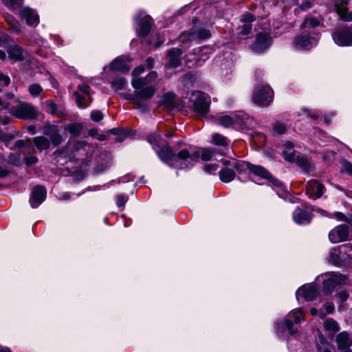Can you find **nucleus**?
Returning <instances> with one entry per match:
<instances>
[{
  "label": "nucleus",
  "mask_w": 352,
  "mask_h": 352,
  "mask_svg": "<svg viewBox=\"0 0 352 352\" xmlns=\"http://www.w3.org/2000/svg\"><path fill=\"white\" fill-rule=\"evenodd\" d=\"M145 70L144 66L140 65L135 67L132 74L134 78L131 80V85L135 89L134 95L128 98L132 103L138 106V108L142 112L148 110V106L144 102V100L151 98L157 91V78L156 72H151L144 78H138Z\"/></svg>",
  "instance_id": "obj_1"
},
{
  "label": "nucleus",
  "mask_w": 352,
  "mask_h": 352,
  "mask_svg": "<svg viewBox=\"0 0 352 352\" xmlns=\"http://www.w3.org/2000/svg\"><path fill=\"white\" fill-rule=\"evenodd\" d=\"M175 157L174 167L179 169H190L199 162L200 152L195 149L189 151L184 148L177 154Z\"/></svg>",
  "instance_id": "obj_2"
},
{
  "label": "nucleus",
  "mask_w": 352,
  "mask_h": 352,
  "mask_svg": "<svg viewBox=\"0 0 352 352\" xmlns=\"http://www.w3.org/2000/svg\"><path fill=\"white\" fill-rule=\"evenodd\" d=\"M304 316L305 313L301 308L294 309L287 315L284 321H279L276 322V328L277 331L278 333H282L285 331V329H287L291 336L295 335L297 333L298 329H294L293 328L292 318H294V322L298 324L304 320Z\"/></svg>",
  "instance_id": "obj_3"
},
{
  "label": "nucleus",
  "mask_w": 352,
  "mask_h": 352,
  "mask_svg": "<svg viewBox=\"0 0 352 352\" xmlns=\"http://www.w3.org/2000/svg\"><path fill=\"white\" fill-rule=\"evenodd\" d=\"M211 35V30L209 28L194 26L189 31L181 34L179 41L182 43L183 47H188L189 43L208 39Z\"/></svg>",
  "instance_id": "obj_4"
},
{
  "label": "nucleus",
  "mask_w": 352,
  "mask_h": 352,
  "mask_svg": "<svg viewBox=\"0 0 352 352\" xmlns=\"http://www.w3.org/2000/svg\"><path fill=\"white\" fill-rule=\"evenodd\" d=\"M9 113L19 119H33L37 112L34 106L28 102H21L9 109Z\"/></svg>",
  "instance_id": "obj_5"
},
{
  "label": "nucleus",
  "mask_w": 352,
  "mask_h": 352,
  "mask_svg": "<svg viewBox=\"0 0 352 352\" xmlns=\"http://www.w3.org/2000/svg\"><path fill=\"white\" fill-rule=\"evenodd\" d=\"M318 40V34L316 31L302 32L295 38L294 45L299 50H309L317 44Z\"/></svg>",
  "instance_id": "obj_6"
},
{
  "label": "nucleus",
  "mask_w": 352,
  "mask_h": 352,
  "mask_svg": "<svg viewBox=\"0 0 352 352\" xmlns=\"http://www.w3.org/2000/svg\"><path fill=\"white\" fill-rule=\"evenodd\" d=\"M274 91L267 85L258 87L252 94L253 102L259 106H268L272 101Z\"/></svg>",
  "instance_id": "obj_7"
},
{
  "label": "nucleus",
  "mask_w": 352,
  "mask_h": 352,
  "mask_svg": "<svg viewBox=\"0 0 352 352\" xmlns=\"http://www.w3.org/2000/svg\"><path fill=\"white\" fill-rule=\"evenodd\" d=\"M190 100L193 103L194 110L198 114L204 116L208 111L210 98L207 94L200 91L195 92L191 95Z\"/></svg>",
  "instance_id": "obj_8"
},
{
  "label": "nucleus",
  "mask_w": 352,
  "mask_h": 352,
  "mask_svg": "<svg viewBox=\"0 0 352 352\" xmlns=\"http://www.w3.org/2000/svg\"><path fill=\"white\" fill-rule=\"evenodd\" d=\"M334 43L340 47L352 45V29L349 26L337 28L332 34Z\"/></svg>",
  "instance_id": "obj_9"
},
{
  "label": "nucleus",
  "mask_w": 352,
  "mask_h": 352,
  "mask_svg": "<svg viewBox=\"0 0 352 352\" xmlns=\"http://www.w3.org/2000/svg\"><path fill=\"white\" fill-rule=\"evenodd\" d=\"M329 239L333 243L349 241L351 239L349 228L345 224L339 225L329 233Z\"/></svg>",
  "instance_id": "obj_10"
},
{
  "label": "nucleus",
  "mask_w": 352,
  "mask_h": 352,
  "mask_svg": "<svg viewBox=\"0 0 352 352\" xmlns=\"http://www.w3.org/2000/svg\"><path fill=\"white\" fill-rule=\"evenodd\" d=\"M272 44V38L266 32L257 34L255 41L251 45L252 51L261 53L267 50Z\"/></svg>",
  "instance_id": "obj_11"
},
{
  "label": "nucleus",
  "mask_w": 352,
  "mask_h": 352,
  "mask_svg": "<svg viewBox=\"0 0 352 352\" xmlns=\"http://www.w3.org/2000/svg\"><path fill=\"white\" fill-rule=\"evenodd\" d=\"M134 19L139 23V29L138 30V35L144 37L148 35L151 30L152 19L150 16L146 15L143 12H140Z\"/></svg>",
  "instance_id": "obj_12"
},
{
  "label": "nucleus",
  "mask_w": 352,
  "mask_h": 352,
  "mask_svg": "<svg viewBox=\"0 0 352 352\" xmlns=\"http://www.w3.org/2000/svg\"><path fill=\"white\" fill-rule=\"evenodd\" d=\"M350 0H334V8L340 19L345 21H352V12L347 8Z\"/></svg>",
  "instance_id": "obj_13"
},
{
  "label": "nucleus",
  "mask_w": 352,
  "mask_h": 352,
  "mask_svg": "<svg viewBox=\"0 0 352 352\" xmlns=\"http://www.w3.org/2000/svg\"><path fill=\"white\" fill-rule=\"evenodd\" d=\"M78 90L80 92L86 94L87 96V98L89 102H86L85 97L82 96L78 91H75L74 93V96L76 98V102L79 107L85 108L88 107L91 102V97L90 95L91 88L87 84H82L78 86Z\"/></svg>",
  "instance_id": "obj_14"
},
{
  "label": "nucleus",
  "mask_w": 352,
  "mask_h": 352,
  "mask_svg": "<svg viewBox=\"0 0 352 352\" xmlns=\"http://www.w3.org/2000/svg\"><path fill=\"white\" fill-rule=\"evenodd\" d=\"M155 151L161 160L173 166L177 154L173 152L168 145L161 146Z\"/></svg>",
  "instance_id": "obj_15"
},
{
  "label": "nucleus",
  "mask_w": 352,
  "mask_h": 352,
  "mask_svg": "<svg viewBox=\"0 0 352 352\" xmlns=\"http://www.w3.org/2000/svg\"><path fill=\"white\" fill-rule=\"evenodd\" d=\"M324 186L317 180H310L306 185V192L313 199H318L322 197L324 193Z\"/></svg>",
  "instance_id": "obj_16"
},
{
  "label": "nucleus",
  "mask_w": 352,
  "mask_h": 352,
  "mask_svg": "<svg viewBox=\"0 0 352 352\" xmlns=\"http://www.w3.org/2000/svg\"><path fill=\"white\" fill-rule=\"evenodd\" d=\"M318 295V290L314 284L305 285L300 287L296 292V298L298 300L302 296L306 300L312 301L316 299Z\"/></svg>",
  "instance_id": "obj_17"
},
{
  "label": "nucleus",
  "mask_w": 352,
  "mask_h": 352,
  "mask_svg": "<svg viewBox=\"0 0 352 352\" xmlns=\"http://www.w3.org/2000/svg\"><path fill=\"white\" fill-rule=\"evenodd\" d=\"M46 198V189L41 186L34 187L32 191L30 204L32 208H37Z\"/></svg>",
  "instance_id": "obj_18"
},
{
  "label": "nucleus",
  "mask_w": 352,
  "mask_h": 352,
  "mask_svg": "<svg viewBox=\"0 0 352 352\" xmlns=\"http://www.w3.org/2000/svg\"><path fill=\"white\" fill-rule=\"evenodd\" d=\"M234 127L243 129L252 126L253 120L244 112H238L232 115Z\"/></svg>",
  "instance_id": "obj_19"
},
{
  "label": "nucleus",
  "mask_w": 352,
  "mask_h": 352,
  "mask_svg": "<svg viewBox=\"0 0 352 352\" xmlns=\"http://www.w3.org/2000/svg\"><path fill=\"white\" fill-rule=\"evenodd\" d=\"M182 51L179 48H173L168 51V62L166 65L167 68H175L181 65V56Z\"/></svg>",
  "instance_id": "obj_20"
},
{
  "label": "nucleus",
  "mask_w": 352,
  "mask_h": 352,
  "mask_svg": "<svg viewBox=\"0 0 352 352\" xmlns=\"http://www.w3.org/2000/svg\"><path fill=\"white\" fill-rule=\"evenodd\" d=\"M338 349H350L352 346V334L347 331L339 333L336 338Z\"/></svg>",
  "instance_id": "obj_21"
},
{
  "label": "nucleus",
  "mask_w": 352,
  "mask_h": 352,
  "mask_svg": "<svg viewBox=\"0 0 352 352\" xmlns=\"http://www.w3.org/2000/svg\"><path fill=\"white\" fill-rule=\"evenodd\" d=\"M20 16L22 19L25 20L26 23L29 25L38 23V15L34 10L28 7L21 9Z\"/></svg>",
  "instance_id": "obj_22"
},
{
  "label": "nucleus",
  "mask_w": 352,
  "mask_h": 352,
  "mask_svg": "<svg viewBox=\"0 0 352 352\" xmlns=\"http://www.w3.org/2000/svg\"><path fill=\"white\" fill-rule=\"evenodd\" d=\"M45 134L50 138L54 146H58L63 142V137L55 126H48L45 129Z\"/></svg>",
  "instance_id": "obj_23"
},
{
  "label": "nucleus",
  "mask_w": 352,
  "mask_h": 352,
  "mask_svg": "<svg viewBox=\"0 0 352 352\" xmlns=\"http://www.w3.org/2000/svg\"><path fill=\"white\" fill-rule=\"evenodd\" d=\"M293 219L298 224H307L311 221V216L306 210L297 208L294 211Z\"/></svg>",
  "instance_id": "obj_24"
},
{
  "label": "nucleus",
  "mask_w": 352,
  "mask_h": 352,
  "mask_svg": "<svg viewBox=\"0 0 352 352\" xmlns=\"http://www.w3.org/2000/svg\"><path fill=\"white\" fill-rule=\"evenodd\" d=\"M8 56L14 61H22L25 59L27 53L18 45L11 46L8 51Z\"/></svg>",
  "instance_id": "obj_25"
},
{
  "label": "nucleus",
  "mask_w": 352,
  "mask_h": 352,
  "mask_svg": "<svg viewBox=\"0 0 352 352\" xmlns=\"http://www.w3.org/2000/svg\"><path fill=\"white\" fill-rule=\"evenodd\" d=\"M109 67L111 70L115 72H127L130 69L125 58L121 57L116 58Z\"/></svg>",
  "instance_id": "obj_26"
},
{
  "label": "nucleus",
  "mask_w": 352,
  "mask_h": 352,
  "mask_svg": "<svg viewBox=\"0 0 352 352\" xmlns=\"http://www.w3.org/2000/svg\"><path fill=\"white\" fill-rule=\"evenodd\" d=\"M250 173L262 179H267L270 182H272V180H273L274 178L267 169L259 165L252 164V166H250Z\"/></svg>",
  "instance_id": "obj_27"
},
{
  "label": "nucleus",
  "mask_w": 352,
  "mask_h": 352,
  "mask_svg": "<svg viewBox=\"0 0 352 352\" xmlns=\"http://www.w3.org/2000/svg\"><path fill=\"white\" fill-rule=\"evenodd\" d=\"M316 350L318 352H333V346L320 334L316 339Z\"/></svg>",
  "instance_id": "obj_28"
},
{
  "label": "nucleus",
  "mask_w": 352,
  "mask_h": 352,
  "mask_svg": "<svg viewBox=\"0 0 352 352\" xmlns=\"http://www.w3.org/2000/svg\"><path fill=\"white\" fill-rule=\"evenodd\" d=\"M162 104L164 108L170 111L177 109V101L175 94L172 93L165 94L163 98Z\"/></svg>",
  "instance_id": "obj_29"
},
{
  "label": "nucleus",
  "mask_w": 352,
  "mask_h": 352,
  "mask_svg": "<svg viewBox=\"0 0 352 352\" xmlns=\"http://www.w3.org/2000/svg\"><path fill=\"white\" fill-rule=\"evenodd\" d=\"M283 150V155L288 162H294L297 157L296 152L294 150V144L292 142H287Z\"/></svg>",
  "instance_id": "obj_30"
},
{
  "label": "nucleus",
  "mask_w": 352,
  "mask_h": 352,
  "mask_svg": "<svg viewBox=\"0 0 352 352\" xmlns=\"http://www.w3.org/2000/svg\"><path fill=\"white\" fill-rule=\"evenodd\" d=\"M219 174L221 181L225 183L232 182L235 177L234 168H231L230 167L223 168L220 170Z\"/></svg>",
  "instance_id": "obj_31"
},
{
  "label": "nucleus",
  "mask_w": 352,
  "mask_h": 352,
  "mask_svg": "<svg viewBox=\"0 0 352 352\" xmlns=\"http://www.w3.org/2000/svg\"><path fill=\"white\" fill-rule=\"evenodd\" d=\"M33 142L40 151L48 149L50 146V140L44 136H38L34 138Z\"/></svg>",
  "instance_id": "obj_32"
},
{
  "label": "nucleus",
  "mask_w": 352,
  "mask_h": 352,
  "mask_svg": "<svg viewBox=\"0 0 352 352\" xmlns=\"http://www.w3.org/2000/svg\"><path fill=\"white\" fill-rule=\"evenodd\" d=\"M82 129V125L76 122L69 123L65 126V130L67 131L74 137L79 136Z\"/></svg>",
  "instance_id": "obj_33"
},
{
  "label": "nucleus",
  "mask_w": 352,
  "mask_h": 352,
  "mask_svg": "<svg viewBox=\"0 0 352 352\" xmlns=\"http://www.w3.org/2000/svg\"><path fill=\"white\" fill-rule=\"evenodd\" d=\"M216 122L221 126L228 128L231 126H234V118L232 116L228 115H219L217 116Z\"/></svg>",
  "instance_id": "obj_34"
},
{
  "label": "nucleus",
  "mask_w": 352,
  "mask_h": 352,
  "mask_svg": "<svg viewBox=\"0 0 352 352\" xmlns=\"http://www.w3.org/2000/svg\"><path fill=\"white\" fill-rule=\"evenodd\" d=\"M148 142L155 151L162 146V138L157 133H152L148 136Z\"/></svg>",
  "instance_id": "obj_35"
},
{
  "label": "nucleus",
  "mask_w": 352,
  "mask_h": 352,
  "mask_svg": "<svg viewBox=\"0 0 352 352\" xmlns=\"http://www.w3.org/2000/svg\"><path fill=\"white\" fill-rule=\"evenodd\" d=\"M250 166H252V164L250 162L236 160L234 168L236 173L241 174L246 173L247 170L250 172Z\"/></svg>",
  "instance_id": "obj_36"
},
{
  "label": "nucleus",
  "mask_w": 352,
  "mask_h": 352,
  "mask_svg": "<svg viewBox=\"0 0 352 352\" xmlns=\"http://www.w3.org/2000/svg\"><path fill=\"white\" fill-rule=\"evenodd\" d=\"M323 324L326 331H331L333 333L338 332L340 330L338 323L332 318H327L324 321Z\"/></svg>",
  "instance_id": "obj_37"
},
{
  "label": "nucleus",
  "mask_w": 352,
  "mask_h": 352,
  "mask_svg": "<svg viewBox=\"0 0 352 352\" xmlns=\"http://www.w3.org/2000/svg\"><path fill=\"white\" fill-rule=\"evenodd\" d=\"M329 277L336 286L348 285L349 283L348 278L341 274H332Z\"/></svg>",
  "instance_id": "obj_38"
},
{
  "label": "nucleus",
  "mask_w": 352,
  "mask_h": 352,
  "mask_svg": "<svg viewBox=\"0 0 352 352\" xmlns=\"http://www.w3.org/2000/svg\"><path fill=\"white\" fill-rule=\"evenodd\" d=\"M276 188V193L280 198L285 199L287 195V191L283 184L276 178L271 182Z\"/></svg>",
  "instance_id": "obj_39"
},
{
  "label": "nucleus",
  "mask_w": 352,
  "mask_h": 352,
  "mask_svg": "<svg viewBox=\"0 0 352 352\" xmlns=\"http://www.w3.org/2000/svg\"><path fill=\"white\" fill-rule=\"evenodd\" d=\"M334 305L331 302H327L324 303L322 308L319 309V316L320 318H323L325 317L327 314H329L333 312L334 311Z\"/></svg>",
  "instance_id": "obj_40"
},
{
  "label": "nucleus",
  "mask_w": 352,
  "mask_h": 352,
  "mask_svg": "<svg viewBox=\"0 0 352 352\" xmlns=\"http://www.w3.org/2000/svg\"><path fill=\"white\" fill-rule=\"evenodd\" d=\"M6 20L10 25V28L13 32L18 33L21 31V25L12 16L7 15Z\"/></svg>",
  "instance_id": "obj_41"
},
{
  "label": "nucleus",
  "mask_w": 352,
  "mask_h": 352,
  "mask_svg": "<svg viewBox=\"0 0 352 352\" xmlns=\"http://www.w3.org/2000/svg\"><path fill=\"white\" fill-rule=\"evenodd\" d=\"M212 143L218 146H226L228 144L227 138L219 134L214 133L212 136Z\"/></svg>",
  "instance_id": "obj_42"
},
{
  "label": "nucleus",
  "mask_w": 352,
  "mask_h": 352,
  "mask_svg": "<svg viewBox=\"0 0 352 352\" xmlns=\"http://www.w3.org/2000/svg\"><path fill=\"white\" fill-rule=\"evenodd\" d=\"M3 3L12 10H16L21 8L23 0H2Z\"/></svg>",
  "instance_id": "obj_43"
},
{
  "label": "nucleus",
  "mask_w": 352,
  "mask_h": 352,
  "mask_svg": "<svg viewBox=\"0 0 352 352\" xmlns=\"http://www.w3.org/2000/svg\"><path fill=\"white\" fill-rule=\"evenodd\" d=\"M339 251L333 248L329 252V262L333 265H338L341 263V259L339 256Z\"/></svg>",
  "instance_id": "obj_44"
},
{
  "label": "nucleus",
  "mask_w": 352,
  "mask_h": 352,
  "mask_svg": "<svg viewBox=\"0 0 352 352\" xmlns=\"http://www.w3.org/2000/svg\"><path fill=\"white\" fill-rule=\"evenodd\" d=\"M319 25V21L315 18L311 17L305 19V21L300 25V29H305L308 27L314 28L318 27Z\"/></svg>",
  "instance_id": "obj_45"
},
{
  "label": "nucleus",
  "mask_w": 352,
  "mask_h": 352,
  "mask_svg": "<svg viewBox=\"0 0 352 352\" xmlns=\"http://www.w3.org/2000/svg\"><path fill=\"white\" fill-rule=\"evenodd\" d=\"M336 286L330 277L323 282V292L326 294H331Z\"/></svg>",
  "instance_id": "obj_46"
},
{
  "label": "nucleus",
  "mask_w": 352,
  "mask_h": 352,
  "mask_svg": "<svg viewBox=\"0 0 352 352\" xmlns=\"http://www.w3.org/2000/svg\"><path fill=\"white\" fill-rule=\"evenodd\" d=\"M111 87L116 90H122L126 86V80L124 78H117L111 82Z\"/></svg>",
  "instance_id": "obj_47"
},
{
  "label": "nucleus",
  "mask_w": 352,
  "mask_h": 352,
  "mask_svg": "<svg viewBox=\"0 0 352 352\" xmlns=\"http://www.w3.org/2000/svg\"><path fill=\"white\" fill-rule=\"evenodd\" d=\"M287 127L285 124L276 122L273 124V132L274 134L282 135L286 132Z\"/></svg>",
  "instance_id": "obj_48"
},
{
  "label": "nucleus",
  "mask_w": 352,
  "mask_h": 352,
  "mask_svg": "<svg viewBox=\"0 0 352 352\" xmlns=\"http://www.w3.org/2000/svg\"><path fill=\"white\" fill-rule=\"evenodd\" d=\"M47 111L52 115H59L56 104L51 100H47L45 102Z\"/></svg>",
  "instance_id": "obj_49"
},
{
  "label": "nucleus",
  "mask_w": 352,
  "mask_h": 352,
  "mask_svg": "<svg viewBox=\"0 0 352 352\" xmlns=\"http://www.w3.org/2000/svg\"><path fill=\"white\" fill-rule=\"evenodd\" d=\"M28 90L30 94L33 96H38L43 91L40 85L34 83L29 86Z\"/></svg>",
  "instance_id": "obj_50"
},
{
  "label": "nucleus",
  "mask_w": 352,
  "mask_h": 352,
  "mask_svg": "<svg viewBox=\"0 0 352 352\" xmlns=\"http://www.w3.org/2000/svg\"><path fill=\"white\" fill-rule=\"evenodd\" d=\"M296 160H297L298 164L302 167L305 171L308 172L310 170V163L307 159L298 157Z\"/></svg>",
  "instance_id": "obj_51"
},
{
  "label": "nucleus",
  "mask_w": 352,
  "mask_h": 352,
  "mask_svg": "<svg viewBox=\"0 0 352 352\" xmlns=\"http://www.w3.org/2000/svg\"><path fill=\"white\" fill-rule=\"evenodd\" d=\"M8 162L14 166H20L21 164L20 155L16 153H11L9 155Z\"/></svg>",
  "instance_id": "obj_52"
},
{
  "label": "nucleus",
  "mask_w": 352,
  "mask_h": 352,
  "mask_svg": "<svg viewBox=\"0 0 352 352\" xmlns=\"http://www.w3.org/2000/svg\"><path fill=\"white\" fill-rule=\"evenodd\" d=\"M213 155V151L212 148H205L202 150L200 157L201 160L208 161L211 159Z\"/></svg>",
  "instance_id": "obj_53"
},
{
  "label": "nucleus",
  "mask_w": 352,
  "mask_h": 352,
  "mask_svg": "<svg viewBox=\"0 0 352 352\" xmlns=\"http://www.w3.org/2000/svg\"><path fill=\"white\" fill-rule=\"evenodd\" d=\"M218 167V165L216 164H208L204 166L203 169L205 172L212 174L217 171Z\"/></svg>",
  "instance_id": "obj_54"
},
{
  "label": "nucleus",
  "mask_w": 352,
  "mask_h": 352,
  "mask_svg": "<svg viewBox=\"0 0 352 352\" xmlns=\"http://www.w3.org/2000/svg\"><path fill=\"white\" fill-rule=\"evenodd\" d=\"M14 138V135L10 133H6L0 131V140L6 144Z\"/></svg>",
  "instance_id": "obj_55"
},
{
  "label": "nucleus",
  "mask_w": 352,
  "mask_h": 352,
  "mask_svg": "<svg viewBox=\"0 0 352 352\" xmlns=\"http://www.w3.org/2000/svg\"><path fill=\"white\" fill-rule=\"evenodd\" d=\"M256 16L251 13L245 14L242 19L241 21L246 24H250L252 21H255Z\"/></svg>",
  "instance_id": "obj_56"
},
{
  "label": "nucleus",
  "mask_w": 352,
  "mask_h": 352,
  "mask_svg": "<svg viewBox=\"0 0 352 352\" xmlns=\"http://www.w3.org/2000/svg\"><path fill=\"white\" fill-rule=\"evenodd\" d=\"M342 170L352 175V164L348 161H343L342 162Z\"/></svg>",
  "instance_id": "obj_57"
},
{
  "label": "nucleus",
  "mask_w": 352,
  "mask_h": 352,
  "mask_svg": "<svg viewBox=\"0 0 352 352\" xmlns=\"http://www.w3.org/2000/svg\"><path fill=\"white\" fill-rule=\"evenodd\" d=\"M336 295L340 303H343L349 298V294L344 290L338 292Z\"/></svg>",
  "instance_id": "obj_58"
},
{
  "label": "nucleus",
  "mask_w": 352,
  "mask_h": 352,
  "mask_svg": "<svg viewBox=\"0 0 352 352\" xmlns=\"http://www.w3.org/2000/svg\"><path fill=\"white\" fill-rule=\"evenodd\" d=\"M38 162V157L31 155L25 158V163L28 166H31Z\"/></svg>",
  "instance_id": "obj_59"
},
{
  "label": "nucleus",
  "mask_w": 352,
  "mask_h": 352,
  "mask_svg": "<svg viewBox=\"0 0 352 352\" xmlns=\"http://www.w3.org/2000/svg\"><path fill=\"white\" fill-rule=\"evenodd\" d=\"M128 200V197L124 195H119L117 197V206L118 207H122Z\"/></svg>",
  "instance_id": "obj_60"
},
{
  "label": "nucleus",
  "mask_w": 352,
  "mask_h": 352,
  "mask_svg": "<svg viewBox=\"0 0 352 352\" xmlns=\"http://www.w3.org/2000/svg\"><path fill=\"white\" fill-rule=\"evenodd\" d=\"M91 118L94 121L99 122L102 119L103 116L101 111H94L91 113Z\"/></svg>",
  "instance_id": "obj_61"
},
{
  "label": "nucleus",
  "mask_w": 352,
  "mask_h": 352,
  "mask_svg": "<svg viewBox=\"0 0 352 352\" xmlns=\"http://www.w3.org/2000/svg\"><path fill=\"white\" fill-rule=\"evenodd\" d=\"M251 30H252L251 24L244 23L241 27V30L240 33L242 35H248L250 33Z\"/></svg>",
  "instance_id": "obj_62"
},
{
  "label": "nucleus",
  "mask_w": 352,
  "mask_h": 352,
  "mask_svg": "<svg viewBox=\"0 0 352 352\" xmlns=\"http://www.w3.org/2000/svg\"><path fill=\"white\" fill-rule=\"evenodd\" d=\"M221 162L225 167L234 168L236 160H221Z\"/></svg>",
  "instance_id": "obj_63"
},
{
  "label": "nucleus",
  "mask_w": 352,
  "mask_h": 352,
  "mask_svg": "<svg viewBox=\"0 0 352 352\" xmlns=\"http://www.w3.org/2000/svg\"><path fill=\"white\" fill-rule=\"evenodd\" d=\"M10 78L3 74H0V85L2 84L3 87L8 86L10 84Z\"/></svg>",
  "instance_id": "obj_64"
}]
</instances>
